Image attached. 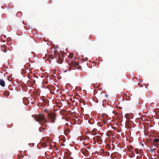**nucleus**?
Masks as SVG:
<instances>
[{
  "mask_svg": "<svg viewBox=\"0 0 159 159\" xmlns=\"http://www.w3.org/2000/svg\"><path fill=\"white\" fill-rule=\"evenodd\" d=\"M34 119L40 124H41V123H47L48 122V121L46 119L44 116L43 114H39L37 115L34 117Z\"/></svg>",
  "mask_w": 159,
  "mask_h": 159,
  "instance_id": "nucleus-1",
  "label": "nucleus"
},
{
  "mask_svg": "<svg viewBox=\"0 0 159 159\" xmlns=\"http://www.w3.org/2000/svg\"><path fill=\"white\" fill-rule=\"evenodd\" d=\"M68 63V65L69 66V70H70L72 68L74 67L75 68H73L72 69H75V68L79 69V64L78 63H75L73 61L69 60L67 62Z\"/></svg>",
  "mask_w": 159,
  "mask_h": 159,
  "instance_id": "nucleus-2",
  "label": "nucleus"
},
{
  "mask_svg": "<svg viewBox=\"0 0 159 159\" xmlns=\"http://www.w3.org/2000/svg\"><path fill=\"white\" fill-rule=\"evenodd\" d=\"M56 115L55 113H48L47 116L48 120H49L52 123L55 122L56 119Z\"/></svg>",
  "mask_w": 159,
  "mask_h": 159,
  "instance_id": "nucleus-3",
  "label": "nucleus"
},
{
  "mask_svg": "<svg viewBox=\"0 0 159 159\" xmlns=\"http://www.w3.org/2000/svg\"><path fill=\"white\" fill-rule=\"evenodd\" d=\"M81 152L85 157H88L89 155V152L86 148H83L81 149Z\"/></svg>",
  "mask_w": 159,
  "mask_h": 159,
  "instance_id": "nucleus-4",
  "label": "nucleus"
},
{
  "mask_svg": "<svg viewBox=\"0 0 159 159\" xmlns=\"http://www.w3.org/2000/svg\"><path fill=\"white\" fill-rule=\"evenodd\" d=\"M153 143L155 146L157 148H159V139L155 138L153 140Z\"/></svg>",
  "mask_w": 159,
  "mask_h": 159,
  "instance_id": "nucleus-5",
  "label": "nucleus"
},
{
  "mask_svg": "<svg viewBox=\"0 0 159 159\" xmlns=\"http://www.w3.org/2000/svg\"><path fill=\"white\" fill-rule=\"evenodd\" d=\"M93 139L95 140H96L98 142H100L101 141V139L100 136H96L93 138Z\"/></svg>",
  "mask_w": 159,
  "mask_h": 159,
  "instance_id": "nucleus-6",
  "label": "nucleus"
},
{
  "mask_svg": "<svg viewBox=\"0 0 159 159\" xmlns=\"http://www.w3.org/2000/svg\"><path fill=\"white\" fill-rule=\"evenodd\" d=\"M2 50H3L4 52H6L7 51V46L5 44H4L2 45Z\"/></svg>",
  "mask_w": 159,
  "mask_h": 159,
  "instance_id": "nucleus-7",
  "label": "nucleus"
},
{
  "mask_svg": "<svg viewBox=\"0 0 159 159\" xmlns=\"http://www.w3.org/2000/svg\"><path fill=\"white\" fill-rule=\"evenodd\" d=\"M106 135L108 136H112L113 135V134L111 131L109 130L107 132Z\"/></svg>",
  "mask_w": 159,
  "mask_h": 159,
  "instance_id": "nucleus-8",
  "label": "nucleus"
},
{
  "mask_svg": "<svg viewBox=\"0 0 159 159\" xmlns=\"http://www.w3.org/2000/svg\"><path fill=\"white\" fill-rule=\"evenodd\" d=\"M18 159H24V156L22 153V151H21L20 154L19 155H18Z\"/></svg>",
  "mask_w": 159,
  "mask_h": 159,
  "instance_id": "nucleus-9",
  "label": "nucleus"
},
{
  "mask_svg": "<svg viewBox=\"0 0 159 159\" xmlns=\"http://www.w3.org/2000/svg\"><path fill=\"white\" fill-rule=\"evenodd\" d=\"M0 85L2 87H4L5 86V82L3 80H0Z\"/></svg>",
  "mask_w": 159,
  "mask_h": 159,
  "instance_id": "nucleus-10",
  "label": "nucleus"
},
{
  "mask_svg": "<svg viewBox=\"0 0 159 159\" xmlns=\"http://www.w3.org/2000/svg\"><path fill=\"white\" fill-rule=\"evenodd\" d=\"M78 98H77L76 96H74L73 98H71L72 101L75 102V101H78Z\"/></svg>",
  "mask_w": 159,
  "mask_h": 159,
  "instance_id": "nucleus-11",
  "label": "nucleus"
},
{
  "mask_svg": "<svg viewBox=\"0 0 159 159\" xmlns=\"http://www.w3.org/2000/svg\"><path fill=\"white\" fill-rule=\"evenodd\" d=\"M57 61L59 64H61L62 63L63 61V60L62 59H61L60 58H58V59L57 60Z\"/></svg>",
  "mask_w": 159,
  "mask_h": 159,
  "instance_id": "nucleus-12",
  "label": "nucleus"
},
{
  "mask_svg": "<svg viewBox=\"0 0 159 159\" xmlns=\"http://www.w3.org/2000/svg\"><path fill=\"white\" fill-rule=\"evenodd\" d=\"M105 116L104 115L102 114V117L103 118V120H102L103 122V123L105 124H106L107 123V120H106L105 119H104V118L103 116Z\"/></svg>",
  "mask_w": 159,
  "mask_h": 159,
  "instance_id": "nucleus-13",
  "label": "nucleus"
},
{
  "mask_svg": "<svg viewBox=\"0 0 159 159\" xmlns=\"http://www.w3.org/2000/svg\"><path fill=\"white\" fill-rule=\"evenodd\" d=\"M97 131L96 129H93L92 132V134L93 135H96L97 134Z\"/></svg>",
  "mask_w": 159,
  "mask_h": 159,
  "instance_id": "nucleus-14",
  "label": "nucleus"
},
{
  "mask_svg": "<svg viewBox=\"0 0 159 159\" xmlns=\"http://www.w3.org/2000/svg\"><path fill=\"white\" fill-rule=\"evenodd\" d=\"M5 96L7 97L9 95V92L8 91H5L3 93Z\"/></svg>",
  "mask_w": 159,
  "mask_h": 159,
  "instance_id": "nucleus-15",
  "label": "nucleus"
},
{
  "mask_svg": "<svg viewBox=\"0 0 159 159\" xmlns=\"http://www.w3.org/2000/svg\"><path fill=\"white\" fill-rule=\"evenodd\" d=\"M76 102V105L77 106H80V104L82 103V101L80 100H78V101H75Z\"/></svg>",
  "mask_w": 159,
  "mask_h": 159,
  "instance_id": "nucleus-16",
  "label": "nucleus"
},
{
  "mask_svg": "<svg viewBox=\"0 0 159 159\" xmlns=\"http://www.w3.org/2000/svg\"><path fill=\"white\" fill-rule=\"evenodd\" d=\"M45 129V127H40L39 128V130L40 132H42Z\"/></svg>",
  "mask_w": 159,
  "mask_h": 159,
  "instance_id": "nucleus-17",
  "label": "nucleus"
},
{
  "mask_svg": "<svg viewBox=\"0 0 159 159\" xmlns=\"http://www.w3.org/2000/svg\"><path fill=\"white\" fill-rule=\"evenodd\" d=\"M70 132L69 129H66V130H65L64 132V134L65 135H68V134L69 132Z\"/></svg>",
  "mask_w": 159,
  "mask_h": 159,
  "instance_id": "nucleus-18",
  "label": "nucleus"
},
{
  "mask_svg": "<svg viewBox=\"0 0 159 159\" xmlns=\"http://www.w3.org/2000/svg\"><path fill=\"white\" fill-rule=\"evenodd\" d=\"M31 85H33L35 83V81L34 80L32 79L31 80Z\"/></svg>",
  "mask_w": 159,
  "mask_h": 159,
  "instance_id": "nucleus-19",
  "label": "nucleus"
},
{
  "mask_svg": "<svg viewBox=\"0 0 159 159\" xmlns=\"http://www.w3.org/2000/svg\"><path fill=\"white\" fill-rule=\"evenodd\" d=\"M134 151L136 152V153L138 154L139 153V150L137 148H135L134 149Z\"/></svg>",
  "mask_w": 159,
  "mask_h": 159,
  "instance_id": "nucleus-20",
  "label": "nucleus"
},
{
  "mask_svg": "<svg viewBox=\"0 0 159 159\" xmlns=\"http://www.w3.org/2000/svg\"><path fill=\"white\" fill-rule=\"evenodd\" d=\"M44 123H41V124L42 126V127H45V128H46L47 127V125L45 124H44Z\"/></svg>",
  "mask_w": 159,
  "mask_h": 159,
  "instance_id": "nucleus-21",
  "label": "nucleus"
},
{
  "mask_svg": "<svg viewBox=\"0 0 159 159\" xmlns=\"http://www.w3.org/2000/svg\"><path fill=\"white\" fill-rule=\"evenodd\" d=\"M31 81H30V80H29L28 81V82H27V84L29 85L30 86H31L32 85H31Z\"/></svg>",
  "mask_w": 159,
  "mask_h": 159,
  "instance_id": "nucleus-22",
  "label": "nucleus"
},
{
  "mask_svg": "<svg viewBox=\"0 0 159 159\" xmlns=\"http://www.w3.org/2000/svg\"><path fill=\"white\" fill-rule=\"evenodd\" d=\"M54 58V57L52 55H50L49 57V59H53Z\"/></svg>",
  "mask_w": 159,
  "mask_h": 159,
  "instance_id": "nucleus-23",
  "label": "nucleus"
},
{
  "mask_svg": "<svg viewBox=\"0 0 159 159\" xmlns=\"http://www.w3.org/2000/svg\"><path fill=\"white\" fill-rule=\"evenodd\" d=\"M155 116L156 118H158L159 117V114L157 113H156L155 114Z\"/></svg>",
  "mask_w": 159,
  "mask_h": 159,
  "instance_id": "nucleus-24",
  "label": "nucleus"
},
{
  "mask_svg": "<svg viewBox=\"0 0 159 159\" xmlns=\"http://www.w3.org/2000/svg\"><path fill=\"white\" fill-rule=\"evenodd\" d=\"M88 60V58L87 57L83 58L82 59V60L84 61H85Z\"/></svg>",
  "mask_w": 159,
  "mask_h": 159,
  "instance_id": "nucleus-25",
  "label": "nucleus"
},
{
  "mask_svg": "<svg viewBox=\"0 0 159 159\" xmlns=\"http://www.w3.org/2000/svg\"><path fill=\"white\" fill-rule=\"evenodd\" d=\"M92 120H89L88 121L89 123V124H93V122H91V121Z\"/></svg>",
  "mask_w": 159,
  "mask_h": 159,
  "instance_id": "nucleus-26",
  "label": "nucleus"
},
{
  "mask_svg": "<svg viewBox=\"0 0 159 159\" xmlns=\"http://www.w3.org/2000/svg\"><path fill=\"white\" fill-rule=\"evenodd\" d=\"M138 85L140 86V87H142L143 86L141 83H138Z\"/></svg>",
  "mask_w": 159,
  "mask_h": 159,
  "instance_id": "nucleus-27",
  "label": "nucleus"
},
{
  "mask_svg": "<svg viewBox=\"0 0 159 159\" xmlns=\"http://www.w3.org/2000/svg\"><path fill=\"white\" fill-rule=\"evenodd\" d=\"M154 149H151L150 150V151L151 152H153V151H154Z\"/></svg>",
  "mask_w": 159,
  "mask_h": 159,
  "instance_id": "nucleus-28",
  "label": "nucleus"
},
{
  "mask_svg": "<svg viewBox=\"0 0 159 159\" xmlns=\"http://www.w3.org/2000/svg\"><path fill=\"white\" fill-rule=\"evenodd\" d=\"M73 57V54H70V55H69V57H70V58H72Z\"/></svg>",
  "mask_w": 159,
  "mask_h": 159,
  "instance_id": "nucleus-29",
  "label": "nucleus"
},
{
  "mask_svg": "<svg viewBox=\"0 0 159 159\" xmlns=\"http://www.w3.org/2000/svg\"><path fill=\"white\" fill-rule=\"evenodd\" d=\"M139 157H139V156H137V159H139Z\"/></svg>",
  "mask_w": 159,
  "mask_h": 159,
  "instance_id": "nucleus-30",
  "label": "nucleus"
},
{
  "mask_svg": "<svg viewBox=\"0 0 159 159\" xmlns=\"http://www.w3.org/2000/svg\"><path fill=\"white\" fill-rule=\"evenodd\" d=\"M86 138L88 139H89V137H87Z\"/></svg>",
  "mask_w": 159,
  "mask_h": 159,
  "instance_id": "nucleus-31",
  "label": "nucleus"
},
{
  "mask_svg": "<svg viewBox=\"0 0 159 159\" xmlns=\"http://www.w3.org/2000/svg\"><path fill=\"white\" fill-rule=\"evenodd\" d=\"M67 71V70H65V71H64V72H66Z\"/></svg>",
  "mask_w": 159,
  "mask_h": 159,
  "instance_id": "nucleus-32",
  "label": "nucleus"
},
{
  "mask_svg": "<svg viewBox=\"0 0 159 159\" xmlns=\"http://www.w3.org/2000/svg\"><path fill=\"white\" fill-rule=\"evenodd\" d=\"M33 75V76H34V77H35V75Z\"/></svg>",
  "mask_w": 159,
  "mask_h": 159,
  "instance_id": "nucleus-33",
  "label": "nucleus"
},
{
  "mask_svg": "<svg viewBox=\"0 0 159 159\" xmlns=\"http://www.w3.org/2000/svg\"><path fill=\"white\" fill-rule=\"evenodd\" d=\"M68 125V123H66V125Z\"/></svg>",
  "mask_w": 159,
  "mask_h": 159,
  "instance_id": "nucleus-34",
  "label": "nucleus"
},
{
  "mask_svg": "<svg viewBox=\"0 0 159 159\" xmlns=\"http://www.w3.org/2000/svg\"><path fill=\"white\" fill-rule=\"evenodd\" d=\"M83 105H84V102H83Z\"/></svg>",
  "mask_w": 159,
  "mask_h": 159,
  "instance_id": "nucleus-35",
  "label": "nucleus"
}]
</instances>
